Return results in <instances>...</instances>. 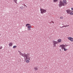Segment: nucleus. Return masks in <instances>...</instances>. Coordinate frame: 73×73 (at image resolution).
<instances>
[{
    "label": "nucleus",
    "instance_id": "f8f14e48",
    "mask_svg": "<svg viewBox=\"0 0 73 73\" xmlns=\"http://www.w3.org/2000/svg\"><path fill=\"white\" fill-rule=\"evenodd\" d=\"M30 62V61L29 60H27L26 61V62H27V63H29Z\"/></svg>",
    "mask_w": 73,
    "mask_h": 73
},
{
    "label": "nucleus",
    "instance_id": "6ab92c4d",
    "mask_svg": "<svg viewBox=\"0 0 73 73\" xmlns=\"http://www.w3.org/2000/svg\"><path fill=\"white\" fill-rule=\"evenodd\" d=\"M69 25L65 26H64V27H69Z\"/></svg>",
    "mask_w": 73,
    "mask_h": 73
},
{
    "label": "nucleus",
    "instance_id": "423d86ee",
    "mask_svg": "<svg viewBox=\"0 0 73 73\" xmlns=\"http://www.w3.org/2000/svg\"><path fill=\"white\" fill-rule=\"evenodd\" d=\"M52 42L53 44H54V46H56V44H58V42L55 41V40H53L52 41Z\"/></svg>",
    "mask_w": 73,
    "mask_h": 73
},
{
    "label": "nucleus",
    "instance_id": "a878e982",
    "mask_svg": "<svg viewBox=\"0 0 73 73\" xmlns=\"http://www.w3.org/2000/svg\"><path fill=\"white\" fill-rule=\"evenodd\" d=\"M25 7H27V6H25Z\"/></svg>",
    "mask_w": 73,
    "mask_h": 73
},
{
    "label": "nucleus",
    "instance_id": "2eb2a0df",
    "mask_svg": "<svg viewBox=\"0 0 73 73\" xmlns=\"http://www.w3.org/2000/svg\"><path fill=\"white\" fill-rule=\"evenodd\" d=\"M64 19V17L63 16H61L60 17V19H61L62 20Z\"/></svg>",
    "mask_w": 73,
    "mask_h": 73
},
{
    "label": "nucleus",
    "instance_id": "20e7f679",
    "mask_svg": "<svg viewBox=\"0 0 73 73\" xmlns=\"http://www.w3.org/2000/svg\"><path fill=\"white\" fill-rule=\"evenodd\" d=\"M66 46H68V45L66 44L64 45V44H61L59 46V47L61 48L62 50H64V48H65V47H66Z\"/></svg>",
    "mask_w": 73,
    "mask_h": 73
},
{
    "label": "nucleus",
    "instance_id": "393cba45",
    "mask_svg": "<svg viewBox=\"0 0 73 73\" xmlns=\"http://www.w3.org/2000/svg\"><path fill=\"white\" fill-rule=\"evenodd\" d=\"M0 35H1V34H0Z\"/></svg>",
    "mask_w": 73,
    "mask_h": 73
},
{
    "label": "nucleus",
    "instance_id": "412c9836",
    "mask_svg": "<svg viewBox=\"0 0 73 73\" xmlns=\"http://www.w3.org/2000/svg\"><path fill=\"white\" fill-rule=\"evenodd\" d=\"M52 23H53V24H54V23L53 21H52Z\"/></svg>",
    "mask_w": 73,
    "mask_h": 73
},
{
    "label": "nucleus",
    "instance_id": "39448f33",
    "mask_svg": "<svg viewBox=\"0 0 73 73\" xmlns=\"http://www.w3.org/2000/svg\"><path fill=\"white\" fill-rule=\"evenodd\" d=\"M40 11H41L40 13L41 14H43L44 13H46V10L43 9H40Z\"/></svg>",
    "mask_w": 73,
    "mask_h": 73
},
{
    "label": "nucleus",
    "instance_id": "a211bd4d",
    "mask_svg": "<svg viewBox=\"0 0 73 73\" xmlns=\"http://www.w3.org/2000/svg\"><path fill=\"white\" fill-rule=\"evenodd\" d=\"M3 48V47L2 46H0V49H1Z\"/></svg>",
    "mask_w": 73,
    "mask_h": 73
},
{
    "label": "nucleus",
    "instance_id": "5701e85b",
    "mask_svg": "<svg viewBox=\"0 0 73 73\" xmlns=\"http://www.w3.org/2000/svg\"><path fill=\"white\" fill-rule=\"evenodd\" d=\"M71 10H73V8H71Z\"/></svg>",
    "mask_w": 73,
    "mask_h": 73
},
{
    "label": "nucleus",
    "instance_id": "b1692460",
    "mask_svg": "<svg viewBox=\"0 0 73 73\" xmlns=\"http://www.w3.org/2000/svg\"><path fill=\"white\" fill-rule=\"evenodd\" d=\"M72 12H73V11H72Z\"/></svg>",
    "mask_w": 73,
    "mask_h": 73
},
{
    "label": "nucleus",
    "instance_id": "4468645a",
    "mask_svg": "<svg viewBox=\"0 0 73 73\" xmlns=\"http://www.w3.org/2000/svg\"><path fill=\"white\" fill-rule=\"evenodd\" d=\"M17 0H14V1L15 3H16V4H17Z\"/></svg>",
    "mask_w": 73,
    "mask_h": 73
},
{
    "label": "nucleus",
    "instance_id": "0eeeda50",
    "mask_svg": "<svg viewBox=\"0 0 73 73\" xmlns=\"http://www.w3.org/2000/svg\"><path fill=\"white\" fill-rule=\"evenodd\" d=\"M30 25L29 24H27L26 25V26L28 28H32V26H29Z\"/></svg>",
    "mask_w": 73,
    "mask_h": 73
},
{
    "label": "nucleus",
    "instance_id": "9b49d317",
    "mask_svg": "<svg viewBox=\"0 0 73 73\" xmlns=\"http://www.w3.org/2000/svg\"><path fill=\"white\" fill-rule=\"evenodd\" d=\"M57 41L58 42H61V41H62V40L61 39H60L57 40Z\"/></svg>",
    "mask_w": 73,
    "mask_h": 73
},
{
    "label": "nucleus",
    "instance_id": "ddd939ff",
    "mask_svg": "<svg viewBox=\"0 0 73 73\" xmlns=\"http://www.w3.org/2000/svg\"><path fill=\"white\" fill-rule=\"evenodd\" d=\"M63 49H64V51H66V50H68V49L66 48L65 47H64V48Z\"/></svg>",
    "mask_w": 73,
    "mask_h": 73
},
{
    "label": "nucleus",
    "instance_id": "f03ea898",
    "mask_svg": "<svg viewBox=\"0 0 73 73\" xmlns=\"http://www.w3.org/2000/svg\"><path fill=\"white\" fill-rule=\"evenodd\" d=\"M66 5H67L66 1V0H63L62 2L61 1H60L59 4V7H61L62 6H64Z\"/></svg>",
    "mask_w": 73,
    "mask_h": 73
},
{
    "label": "nucleus",
    "instance_id": "1a4fd4ad",
    "mask_svg": "<svg viewBox=\"0 0 73 73\" xmlns=\"http://www.w3.org/2000/svg\"><path fill=\"white\" fill-rule=\"evenodd\" d=\"M9 46H12V45H13V43L10 42L9 44Z\"/></svg>",
    "mask_w": 73,
    "mask_h": 73
},
{
    "label": "nucleus",
    "instance_id": "6e6552de",
    "mask_svg": "<svg viewBox=\"0 0 73 73\" xmlns=\"http://www.w3.org/2000/svg\"><path fill=\"white\" fill-rule=\"evenodd\" d=\"M67 38L69 40H70V41H73V38L72 37H68Z\"/></svg>",
    "mask_w": 73,
    "mask_h": 73
},
{
    "label": "nucleus",
    "instance_id": "f257e3e1",
    "mask_svg": "<svg viewBox=\"0 0 73 73\" xmlns=\"http://www.w3.org/2000/svg\"><path fill=\"white\" fill-rule=\"evenodd\" d=\"M19 52L20 53V54L22 56H23L24 57H26V60H31V58L29 57L30 54H27V55H26L25 54H23L21 52L19 51Z\"/></svg>",
    "mask_w": 73,
    "mask_h": 73
},
{
    "label": "nucleus",
    "instance_id": "dca6fc26",
    "mask_svg": "<svg viewBox=\"0 0 73 73\" xmlns=\"http://www.w3.org/2000/svg\"><path fill=\"white\" fill-rule=\"evenodd\" d=\"M17 48V46H14L13 47V48Z\"/></svg>",
    "mask_w": 73,
    "mask_h": 73
},
{
    "label": "nucleus",
    "instance_id": "4be33fe9",
    "mask_svg": "<svg viewBox=\"0 0 73 73\" xmlns=\"http://www.w3.org/2000/svg\"><path fill=\"white\" fill-rule=\"evenodd\" d=\"M20 8H23V6H22L21 7H20Z\"/></svg>",
    "mask_w": 73,
    "mask_h": 73
},
{
    "label": "nucleus",
    "instance_id": "f3484780",
    "mask_svg": "<svg viewBox=\"0 0 73 73\" xmlns=\"http://www.w3.org/2000/svg\"><path fill=\"white\" fill-rule=\"evenodd\" d=\"M58 1V0H54L53 1L54 2H57Z\"/></svg>",
    "mask_w": 73,
    "mask_h": 73
},
{
    "label": "nucleus",
    "instance_id": "aec40b11",
    "mask_svg": "<svg viewBox=\"0 0 73 73\" xmlns=\"http://www.w3.org/2000/svg\"><path fill=\"white\" fill-rule=\"evenodd\" d=\"M28 30H29V31H30V30H31V28H28Z\"/></svg>",
    "mask_w": 73,
    "mask_h": 73
},
{
    "label": "nucleus",
    "instance_id": "9d476101",
    "mask_svg": "<svg viewBox=\"0 0 73 73\" xmlns=\"http://www.w3.org/2000/svg\"><path fill=\"white\" fill-rule=\"evenodd\" d=\"M34 70H35V71L37 70H38V68L36 66L34 68Z\"/></svg>",
    "mask_w": 73,
    "mask_h": 73
},
{
    "label": "nucleus",
    "instance_id": "7ed1b4c3",
    "mask_svg": "<svg viewBox=\"0 0 73 73\" xmlns=\"http://www.w3.org/2000/svg\"><path fill=\"white\" fill-rule=\"evenodd\" d=\"M66 12L68 14H69V15H73V13L72 12V11L70 10L69 9H67L66 10Z\"/></svg>",
    "mask_w": 73,
    "mask_h": 73
}]
</instances>
